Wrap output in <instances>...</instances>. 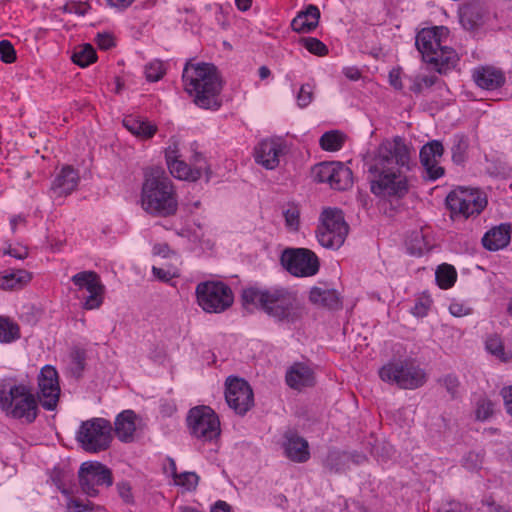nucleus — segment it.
Wrapping results in <instances>:
<instances>
[{
	"mask_svg": "<svg viewBox=\"0 0 512 512\" xmlns=\"http://www.w3.org/2000/svg\"><path fill=\"white\" fill-rule=\"evenodd\" d=\"M410 152L401 137L383 141L368 166L376 196L402 198L409 192Z\"/></svg>",
	"mask_w": 512,
	"mask_h": 512,
	"instance_id": "1",
	"label": "nucleus"
},
{
	"mask_svg": "<svg viewBox=\"0 0 512 512\" xmlns=\"http://www.w3.org/2000/svg\"><path fill=\"white\" fill-rule=\"evenodd\" d=\"M241 299L245 309L260 310L278 322L293 323L301 317L298 293L284 286H250L243 289Z\"/></svg>",
	"mask_w": 512,
	"mask_h": 512,
	"instance_id": "2",
	"label": "nucleus"
},
{
	"mask_svg": "<svg viewBox=\"0 0 512 512\" xmlns=\"http://www.w3.org/2000/svg\"><path fill=\"white\" fill-rule=\"evenodd\" d=\"M185 91L203 109L217 110L221 106L222 80L213 64L186 62L182 75Z\"/></svg>",
	"mask_w": 512,
	"mask_h": 512,
	"instance_id": "3",
	"label": "nucleus"
},
{
	"mask_svg": "<svg viewBox=\"0 0 512 512\" xmlns=\"http://www.w3.org/2000/svg\"><path fill=\"white\" fill-rule=\"evenodd\" d=\"M141 206L145 212L154 217L175 215L178 198L171 179L160 170L146 174L141 191Z\"/></svg>",
	"mask_w": 512,
	"mask_h": 512,
	"instance_id": "4",
	"label": "nucleus"
},
{
	"mask_svg": "<svg viewBox=\"0 0 512 512\" xmlns=\"http://www.w3.org/2000/svg\"><path fill=\"white\" fill-rule=\"evenodd\" d=\"M449 30L444 26L424 28L416 35V47L423 60L434 65L440 74L446 73L458 61L456 52L445 45Z\"/></svg>",
	"mask_w": 512,
	"mask_h": 512,
	"instance_id": "5",
	"label": "nucleus"
},
{
	"mask_svg": "<svg viewBox=\"0 0 512 512\" xmlns=\"http://www.w3.org/2000/svg\"><path fill=\"white\" fill-rule=\"evenodd\" d=\"M0 408L16 419L33 422L38 413V403L31 389L23 384L3 385L0 388Z\"/></svg>",
	"mask_w": 512,
	"mask_h": 512,
	"instance_id": "6",
	"label": "nucleus"
},
{
	"mask_svg": "<svg viewBox=\"0 0 512 512\" xmlns=\"http://www.w3.org/2000/svg\"><path fill=\"white\" fill-rule=\"evenodd\" d=\"M320 222L316 230L320 245L328 249H339L344 244L349 231L342 211L336 208L324 209Z\"/></svg>",
	"mask_w": 512,
	"mask_h": 512,
	"instance_id": "7",
	"label": "nucleus"
},
{
	"mask_svg": "<svg viewBox=\"0 0 512 512\" xmlns=\"http://www.w3.org/2000/svg\"><path fill=\"white\" fill-rule=\"evenodd\" d=\"M379 375L383 381L402 389H416L426 382L424 370L410 360L390 362L380 369Z\"/></svg>",
	"mask_w": 512,
	"mask_h": 512,
	"instance_id": "8",
	"label": "nucleus"
},
{
	"mask_svg": "<svg viewBox=\"0 0 512 512\" xmlns=\"http://www.w3.org/2000/svg\"><path fill=\"white\" fill-rule=\"evenodd\" d=\"M112 426L104 418H92L82 422L76 439L87 452H100L106 450L112 439Z\"/></svg>",
	"mask_w": 512,
	"mask_h": 512,
	"instance_id": "9",
	"label": "nucleus"
},
{
	"mask_svg": "<svg viewBox=\"0 0 512 512\" xmlns=\"http://www.w3.org/2000/svg\"><path fill=\"white\" fill-rule=\"evenodd\" d=\"M198 304L208 313H221L233 303L232 290L222 282H203L196 287Z\"/></svg>",
	"mask_w": 512,
	"mask_h": 512,
	"instance_id": "10",
	"label": "nucleus"
},
{
	"mask_svg": "<svg viewBox=\"0 0 512 512\" xmlns=\"http://www.w3.org/2000/svg\"><path fill=\"white\" fill-rule=\"evenodd\" d=\"M446 205L452 215L468 218L480 214L487 205V199L478 189L458 187L447 195Z\"/></svg>",
	"mask_w": 512,
	"mask_h": 512,
	"instance_id": "11",
	"label": "nucleus"
},
{
	"mask_svg": "<svg viewBox=\"0 0 512 512\" xmlns=\"http://www.w3.org/2000/svg\"><path fill=\"white\" fill-rule=\"evenodd\" d=\"M187 423L191 435L202 442H211L220 436L219 418L208 406L192 408Z\"/></svg>",
	"mask_w": 512,
	"mask_h": 512,
	"instance_id": "12",
	"label": "nucleus"
},
{
	"mask_svg": "<svg viewBox=\"0 0 512 512\" xmlns=\"http://www.w3.org/2000/svg\"><path fill=\"white\" fill-rule=\"evenodd\" d=\"M283 267L293 276L310 277L319 270L317 255L307 248H286L280 258Z\"/></svg>",
	"mask_w": 512,
	"mask_h": 512,
	"instance_id": "13",
	"label": "nucleus"
},
{
	"mask_svg": "<svg viewBox=\"0 0 512 512\" xmlns=\"http://www.w3.org/2000/svg\"><path fill=\"white\" fill-rule=\"evenodd\" d=\"M78 478L82 491L90 497L98 494V486L109 487L113 483L111 470L99 462L82 463Z\"/></svg>",
	"mask_w": 512,
	"mask_h": 512,
	"instance_id": "14",
	"label": "nucleus"
},
{
	"mask_svg": "<svg viewBox=\"0 0 512 512\" xmlns=\"http://www.w3.org/2000/svg\"><path fill=\"white\" fill-rule=\"evenodd\" d=\"M226 402L237 414L244 415L254 404L252 388L244 379L229 377L226 381Z\"/></svg>",
	"mask_w": 512,
	"mask_h": 512,
	"instance_id": "15",
	"label": "nucleus"
},
{
	"mask_svg": "<svg viewBox=\"0 0 512 512\" xmlns=\"http://www.w3.org/2000/svg\"><path fill=\"white\" fill-rule=\"evenodd\" d=\"M60 391L56 369L50 365L44 366L38 375L37 393L42 407L49 411L54 410L59 401Z\"/></svg>",
	"mask_w": 512,
	"mask_h": 512,
	"instance_id": "16",
	"label": "nucleus"
},
{
	"mask_svg": "<svg viewBox=\"0 0 512 512\" xmlns=\"http://www.w3.org/2000/svg\"><path fill=\"white\" fill-rule=\"evenodd\" d=\"M71 280L78 290L85 289L89 293L85 298L83 308L93 310L102 305L105 288L96 272L82 271L72 276Z\"/></svg>",
	"mask_w": 512,
	"mask_h": 512,
	"instance_id": "17",
	"label": "nucleus"
},
{
	"mask_svg": "<svg viewBox=\"0 0 512 512\" xmlns=\"http://www.w3.org/2000/svg\"><path fill=\"white\" fill-rule=\"evenodd\" d=\"M167 166L172 176L181 180L196 181L200 179L204 172L206 175V182H208L212 175L210 167L200 154L195 155L193 166L188 165L180 159L174 160L167 164Z\"/></svg>",
	"mask_w": 512,
	"mask_h": 512,
	"instance_id": "18",
	"label": "nucleus"
},
{
	"mask_svg": "<svg viewBox=\"0 0 512 512\" xmlns=\"http://www.w3.org/2000/svg\"><path fill=\"white\" fill-rule=\"evenodd\" d=\"M444 153L440 141L433 140L425 144L420 150V161L427 172L428 179L437 180L444 175V168L439 166V160Z\"/></svg>",
	"mask_w": 512,
	"mask_h": 512,
	"instance_id": "19",
	"label": "nucleus"
},
{
	"mask_svg": "<svg viewBox=\"0 0 512 512\" xmlns=\"http://www.w3.org/2000/svg\"><path fill=\"white\" fill-rule=\"evenodd\" d=\"M285 380L290 388L301 391L304 388L314 386L315 375L308 365L297 362L289 367Z\"/></svg>",
	"mask_w": 512,
	"mask_h": 512,
	"instance_id": "20",
	"label": "nucleus"
},
{
	"mask_svg": "<svg viewBox=\"0 0 512 512\" xmlns=\"http://www.w3.org/2000/svg\"><path fill=\"white\" fill-rule=\"evenodd\" d=\"M282 153L281 144L274 140H263L255 147V161L272 170L279 165V156Z\"/></svg>",
	"mask_w": 512,
	"mask_h": 512,
	"instance_id": "21",
	"label": "nucleus"
},
{
	"mask_svg": "<svg viewBox=\"0 0 512 512\" xmlns=\"http://www.w3.org/2000/svg\"><path fill=\"white\" fill-rule=\"evenodd\" d=\"M475 83L482 89L495 90L505 83L504 73L495 67L484 66L473 71Z\"/></svg>",
	"mask_w": 512,
	"mask_h": 512,
	"instance_id": "22",
	"label": "nucleus"
},
{
	"mask_svg": "<svg viewBox=\"0 0 512 512\" xmlns=\"http://www.w3.org/2000/svg\"><path fill=\"white\" fill-rule=\"evenodd\" d=\"M285 439L284 453L287 458L298 463L306 462L309 459V446L304 438L294 433H287Z\"/></svg>",
	"mask_w": 512,
	"mask_h": 512,
	"instance_id": "23",
	"label": "nucleus"
},
{
	"mask_svg": "<svg viewBox=\"0 0 512 512\" xmlns=\"http://www.w3.org/2000/svg\"><path fill=\"white\" fill-rule=\"evenodd\" d=\"M80 177L72 166H64L52 183V190L62 196L72 193L78 186Z\"/></svg>",
	"mask_w": 512,
	"mask_h": 512,
	"instance_id": "24",
	"label": "nucleus"
},
{
	"mask_svg": "<svg viewBox=\"0 0 512 512\" xmlns=\"http://www.w3.org/2000/svg\"><path fill=\"white\" fill-rule=\"evenodd\" d=\"M309 300L313 304L329 310L342 308V298L335 289L313 287L309 293Z\"/></svg>",
	"mask_w": 512,
	"mask_h": 512,
	"instance_id": "25",
	"label": "nucleus"
},
{
	"mask_svg": "<svg viewBox=\"0 0 512 512\" xmlns=\"http://www.w3.org/2000/svg\"><path fill=\"white\" fill-rule=\"evenodd\" d=\"M320 10L315 5H308L304 11H300L297 16L292 20V30L297 33L312 32L319 23Z\"/></svg>",
	"mask_w": 512,
	"mask_h": 512,
	"instance_id": "26",
	"label": "nucleus"
},
{
	"mask_svg": "<svg viewBox=\"0 0 512 512\" xmlns=\"http://www.w3.org/2000/svg\"><path fill=\"white\" fill-rule=\"evenodd\" d=\"M510 242V225L500 224L487 231L483 238V246L490 251H497L506 247Z\"/></svg>",
	"mask_w": 512,
	"mask_h": 512,
	"instance_id": "27",
	"label": "nucleus"
},
{
	"mask_svg": "<svg viewBox=\"0 0 512 512\" xmlns=\"http://www.w3.org/2000/svg\"><path fill=\"white\" fill-rule=\"evenodd\" d=\"M137 415L132 410L122 411L115 420V434L122 442H131L136 430Z\"/></svg>",
	"mask_w": 512,
	"mask_h": 512,
	"instance_id": "28",
	"label": "nucleus"
},
{
	"mask_svg": "<svg viewBox=\"0 0 512 512\" xmlns=\"http://www.w3.org/2000/svg\"><path fill=\"white\" fill-rule=\"evenodd\" d=\"M123 126L133 135L141 139H149L157 131V127L155 125L144 121L140 117H135L132 115L126 116L123 119Z\"/></svg>",
	"mask_w": 512,
	"mask_h": 512,
	"instance_id": "29",
	"label": "nucleus"
},
{
	"mask_svg": "<svg viewBox=\"0 0 512 512\" xmlns=\"http://www.w3.org/2000/svg\"><path fill=\"white\" fill-rule=\"evenodd\" d=\"M329 185L336 190H346L352 185V171L344 164L336 162Z\"/></svg>",
	"mask_w": 512,
	"mask_h": 512,
	"instance_id": "30",
	"label": "nucleus"
},
{
	"mask_svg": "<svg viewBox=\"0 0 512 512\" xmlns=\"http://www.w3.org/2000/svg\"><path fill=\"white\" fill-rule=\"evenodd\" d=\"M31 275L26 270L5 271L0 276V288L14 289L17 286L29 282Z\"/></svg>",
	"mask_w": 512,
	"mask_h": 512,
	"instance_id": "31",
	"label": "nucleus"
},
{
	"mask_svg": "<svg viewBox=\"0 0 512 512\" xmlns=\"http://www.w3.org/2000/svg\"><path fill=\"white\" fill-rule=\"evenodd\" d=\"M485 345L487 351L498 358L500 361L508 362L512 359V352L505 350L504 343L500 336L496 334L490 335L486 339Z\"/></svg>",
	"mask_w": 512,
	"mask_h": 512,
	"instance_id": "32",
	"label": "nucleus"
},
{
	"mask_svg": "<svg viewBox=\"0 0 512 512\" xmlns=\"http://www.w3.org/2000/svg\"><path fill=\"white\" fill-rule=\"evenodd\" d=\"M349 459L350 454L331 450L324 460V467L330 472L337 473L345 469Z\"/></svg>",
	"mask_w": 512,
	"mask_h": 512,
	"instance_id": "33",
	"label": "nucleus"
},
{
	"mask_svg": "<svg viewBox=\"0 0 512 512\" xmlns=\"http://www.w3.org/2000/svg\"><path fill=\"white\" fill-rule=\"evenodd\" d=\"M457 273L455 268L449 264H441L436 270V281L440 288L448 289L456 281Z\"/></svg>",
	"mask_w": 512,
	"mask_h": 512,
	"instance_id": "34",
	"label": "nucleus"
},
{
	"mask_svg": "<svg viewBox=\"0 0 512 512\" xmlns=\"http://www.w3.org/2000/svg\"><path fill=\"white\" fill-rule=\"evenodd\" d=\"M18 338H20L18 324L9 318L0 317V342L9 343Z\"/></svg>",
	"mask_w": 512,
	"mask_h": 512,
	"instance_id": "35",
	"label": "nucleus"
},
{
	"mask_svg": "<svg viewBox=\"0 0 512 512\" xmlns=\"http://www.w3.org/2000/svg\"><path fill=\"white\" fill-rule=\"evenodd\" d=\"M343 143V134L336 130L325 132L319 140L321 148L326 151H337L342 147Z\"/></svg>",
	"mask_w": 512,
	"mask_h": 512,
	"instance_id": "36",
	"label": "nucleus"
},
{
	"mask_svg": "<svg viewBox=\"0 0 512 512\" xmlns=\"http://www.w3.org/2000/svg\"><path fill=\"white\" fill-rule=\"evenodd\" d=\"M72 60L80 67H86L96 61V51L90 44H85L75 50Z\"/></svg>",
	"mask_w": 512,
	"mask_h": 512,
	"instance_id": "37",
	"label": "nucleus"
},
{
	"mask_svg": "<svg viewBox=\"0 0 512 512\" xmlns=\"http://www.w3.org/2000/svg\"><path fill=\"white\" fill-rule=\"evenodd\" d=\"M336 162H322L315 165L312 169L314 181L319 183H330L333 178Z\"/></svg>",
	"mask_w": 512,
	"mask_h": 512,
	"instance_id": "38",
	"label": "nucleus"
},
{
	"mask_svg": "<svg viewBox=\"0 0 512 512\" xmlns=\"http://www.w3.org/2000/svg\"><path fill=\"white\" fill-rule=\"evenodd\" d=\"M468 142L464 136L456 135L453 140L452 160L455 164H463L466 160Z\"/></svg>",
	"mask_w": 512,
	"mask_h": 512,
	"instance_id": "39",
	"label": "nucleus"
},
{
	"mask_svg": "<svg viewBox=\"0 0 512 512\" xmlns=\"http://www.w3.org/2000/svg\"><path fill=\"white\" fill-rule=\"evenodd\" d=\"M437 76L435 75H418L414 78H408L410 84V90L414 93H421L423 88H429L433 86L437 81Z\"/></svg>",
	"mask_w": 512,
	"mask_h": 512,
	"instance_id": "40",
	"label": "nucleus"
},
{
	"mask_svg": "<svg viewBox=\"0 0 512 512\" xmlns=\"http://www.w3.org/2000/svg\"><path fill=\"white\" fill-rule=\"evenodd\" d=\"M301 42L303 46L312 54L317 56H325L328 54L327 46L317 38L306 37L302 38Z\"/></svg>",
	"mask_w": 512,
	"mask_h": 512,
	"instance_id": "41",
	"label": "nucleus"
},
{
	"mask_svg": "<svg viewBox=\"0 0 512 512\" xmlns=\"http://www.w3.org/2000/svg\"><path fill=\"white\" fill-rule=\"evenodd\" d=\"M165 74L163 63L155 60L145 66L146 79L150 82L159 81Z\"/></svg>",
	"mask_w": 512,
	"mask_h": 512,
	"instance_id": "42",
	"label": "nucleus"
},
{
	"mask_svg": "<svg viewBox=\"0 0 512 512\" xmlns=\"http://www.w3.org/2000/svg\"><path fill=\"white\" fill-rule=\"evenodd\" d=\"M286 227L290 231H298L300 225V212L298 208L291 207L284 211Z\"/></svg>",
	"mask_w": 512,
	"mask_h": 512,
	"instance_id": "43",
	"label": "nucleus"
},
{
	"mask_svg": "<svg viewBox=\"0 0 512 512\" xmlns=\"http://www.w3.org/2000/svg\"><path fill=\"white\" fill-rule=\"evenodd\" d=\"M483 464V455L480 452L470 451L463 457V466L468 470H477Z\"/></svg>",
	"mask_w": 512,
	"mask_h": 512,
	"instance_id": "44",
	"label": "nucleus"
},
{
	"mask_svg": "<svg viewBox=\"0 0 512 512\" xmlns=\"http://www.w3.org/2000/svg\"><path fill=\"white\" fill-rule=\"evenodd\" d=\"M314 88L310 84H303L297 94V103L299 107H307L313 99Z\"/></svg>",
	"mask_w": 512,
	"mask_h": 512,
	"instance_id": "45",
	"label": "nucleus"
},
{
	"mask_svg": "<svg viewBox=\"0 0 512 512\" xmlns=\"http://www.w3.org/2000/svg\"><path fill=\"white\" fill-rule=\"evenodd\" d=\"M493 413V403L488 399H480L477 402L476 418L478 420H487Z\"/></svg>",
	"mask_w": 512,
	"mask_h": 512,
	"instance_id": "46",
	"label": "nucleus"
},
{
	"mask_svg": "<svg viewBox=\"0 0 512 512\" xmlns=\"http://www.w3.org/2000/svg\"><path fill=\"white\" fill-rule=\"evenodd\" d=\"M0 59L4 63H13L16 60V52L13 45L8 40L0 41Z\"/></svg>",
	"mask_w": 512,
	"mask_h": 512,
	"instance_id": "47",
	"label": "nucleus"
},
{
	"mask_svg": "<svg viewBox=\"0 0 512 512\" xmlns=\"http://www.w3.org/2000/svg\"><path fill=\"white\" fill-rule=\"evenodd\" d=\"M152 273L153 275L160 281L168 283L173 278H176L179 276V272L177 268H159L156 266L152 267Z\"/></svg>",
	"mask_w": 512,
	"mask_h": 512,
	"instance_id": "48",
	"label": "nucleus"
},
{
	"mask_svg": "<svg viewBox=\"0 0 512 512\" xmlns=\"http://www.w3.org/2000/svg\"><path fill=\"white\" fill-rule=\"evenodd\" d=\"M176 483L179 485L190 487H195L198 482V476L193 472H185L180 475H176Z\"/></svg>",
	"mask_w": 512,
	"mask_h": 512,
	"instance_id": "49",
	"label": "nucleus"
},
{
	"mask_svg": "<svg viewBox=\"0 0 512 512\" xmlns=\"http://www.w3.org/2000/svg\"><path fill=\"white\" fill-rule=\"evenodd\" d=\"M443 385L445 386L447 392L452 396L455 397L458 387H459V380L455 375H447L442 379Z\"/></svg>",
	"mask_w": 512,
	"mask_h": 512,
	"instance_id": "50",
	"label": "nucleus"
},
{
	"mask_svg": "<svg viewBox=\"0 0 512 512\" xmlns=\"http://www.w3.org/2000/svg\"><path fill=\"white\" fill-rule=\"evenodd\" d=\"M69 512H94V508L89 504H84L77 499H70L67 504Z\"/></svg>",
	"mask_w": 512,
	"mask_h": 512,
	"instance_id": "51",
	"label": "nucleus"
},
{
	"mask_svg": "<svg viewBox=\"0 0 512 512\" xmlns=\"http://www.w3.org/2000/svg\"><path fill=\"white\" fill-rule=\"evenodd\" d=\"M179 157H180V154H179L178 142L176 140L172 139L171 143L165 150L166 163L169 164V163L173 162L174 160L179 159Z\"/></svg>",
	"mask_w": 512,
	"mask_h": 512,
	"instance_id": "52",
	"label": "nucleus"
},
{
	"mask_svg": "<svg viewBox=\"0 0 512 512\" xmlns=\"http://www.w3.org/2000/svg\"><path fill=\"white\" fill-rule=\"evenodd\" d=\"M117 489L120 497L126 502L131 503L133 500L131 487L128 483L122 482L117 484Z\"/></svg>",
	"mask_w": 512,
	"mask_h": 512,
	"instance_id": "53",
	"label": "nucleus"
},
{
	"mask_svg": "<svg viewBox=\"0 0 512 512\" xmlns=\"http://www.w3.org/2000/svg\"><path fill=\"white\" fill-rule=\"evenodd\" d=\"M501 394L504 399L507 413L512 417V386L503 388Z\"/></svg>",
	"mask_w": 512,
	"mask_h": 512,
	"instance_id": "54",
	"label": "nucleus"
},
{
	"mask_svg": "<svg viewBox=\"0 0 512 512\" xmlns=\"http://www.w3.org/2000/svg\"><path fill=\"white\" fill-rule=\"evenodd\" d=\"M6 254H9L10 256L16 258V259H25L28 255V251L26 247H9L6 252Z\"/></svg>",
	"mask_w": 512,
	"mask_h": 512,
	"instance_id": "55",
	"label": "nucleus"
},
{
	"mask_svg": "<svg viewBox=\"0 0 512 512\" xmlns=\"http://www.w3.org/2000/svg\"><path fill=\"white\" fill-rule=\"evenodd\" d=\"M97 43L101 49H109L114 46V39L109 34H98Z\"/></svg>",
	"mask_w": 512,
	"mask_h": 512,
	"instance_id": "56",
	"label": "nucleus"
},
{
	"mask_svg": "<svg viewBox=\"0 0 512 512\" xmlns=\"http://www.w3.org/2000/svg\"><path fill=\"white\" fill-rule=\"evenodd\" d=\"M444 512H467V506L456 501L447 503L445 507L441 509Z\"/></svg>",
	"mask_w": 512,
	"mask_h": 512,
	"instance_id": "57",
	"label": "nucleus"
},
{
	"mask_svg": "<svg viewBox=\"0 0 512 512\" xmlns=\"http://www.w3.org/2000/svg\"><path fill=\"white\" fill-rule=\"evenodd\" d=\"M389 82L391 84V86H393L395 89H402L403 85H402V82H401V77H400V71L397 70V69H393L390 71L389 73Z\"/></svg>",
	"mask_w": 512,
	"mask_h": 512,
	"instance_id": "58",
	"label": "nucleus"
},
{
	"mask_svg": "<svg viewBox=\"0 0 512 512\" xmlns=\"http://www.w3.org/2000/svg\"><path fill=\"white\" fill-rule=\"evenodd\" d=\"M428 300L426 302L424 301H418L414 308H413V314L418 316V317H423L427 314V311H428V308H429V304H428Z\"/></svg>",
	"mask_w": 512,
	"mask_h": 512,
	"instance_id": "59",
	"label": "nucleus"
},
{
	"mask_svg": "<svg viewBox=\"0 0 512 512\" xmlns=\"http://www.w3.org/2000/svg\"><path fill=\"white\" fill-rule=\"evenodd\" d=\"M449 311L452 315L456 317H461L468 314V309L460 303H452L449 306Z\"/></svg>",
	"mask_w": 512,
	"mask_h": 512,
	"instance_id": "60",
	"label": "nucleus"
},
{
	"mask_svg": "<svg viewBox=\"0 0 512 512\" xmlns=\"http://www.w3.org/2000/svg\"><path fill=\"white\" fill-rule=\"evenodd\" d=\"M108 4L112 7H115L119 10H124L128 8L134 0H107Z\"/></svg>",
	"mask_w": 512,
	"mask_h": 512,
	"instance_id": "61",
	"label": "nucleus"
},
{
	"mask_svg": "<svg viewBox=\"0 0 512 512\" xmlns=\"http://www.w3.org/2000/svg\"><path fill=\"white\" fill-rule=\"evenodd\" d=\"M343 74L350 80L356 81L361 77L360 71L355 67H346L343 69Z\"/></svg>",
	"mask_w": 512,
	"mask_h": 512,
	"instance_id": "62",
	"label": "nucleus"
},
{
	"mask_svg": "<svg viewBox=\"0 0 512 512\" xmlns=\"http://www.w3.org/2000/svg\"><path fill=\"white\" fill-rule=\"evenodd\" d=\"M153 253L155 255H161L163 257H168L171 253L168 245L166 244H157L153 247Z\"/></svg>",
	"mask_w": 512,
	"mask_h": 512,
	"instance_id": "63",
	"label": "nucleus"
},
{
	"mask_svg": "<svg viewBox=\"0 0 512 512\" xmlns=\"http://www.w3.org/2000/svg\"><path fill=\"white\" fill-rule=\"evenodd\" d=\"M211 512H231L230 505L225 501H217Z\"/></svg>",
	"mask_w": 512,
	"mask_h": 512,
	"instance_id": "64",
	"label": "nucleus"
}]
</instances>
